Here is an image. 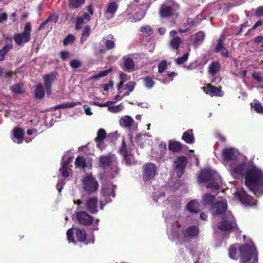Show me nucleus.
<instances>
[{
  "instance_id": "obj_2",
  "label": "nucleus",
  "mask_w": 263,
  "mask_h": 263,
  "mask_svg": "<svg viewBox=\"0 0 263 263\" xmlns=\"http://www.w3.org/2000/svg\"><path fill=\"white\" fill-rule=\"evenodd\" d=\"M239 251L242 263L249 262L253 257H254L253 261H256V250L254 246L248 244L241 245L239 246ZM256 259H257V258Z\"/></svg>"
},
{
  "instance_id": "obj_35",
  "label": "nucleus",
  "mask_w": 263,
  "mask_h": 263,
  "mask_svg": "<svg viewBox=\"0 0 263 263\" xmlns=\"http://www.w3.org/2000/svg\"><path fill=\"white\" fill-rule=\"evenodd\" d=\"M204 33L202 31L198 32L195 35L194 44L196 46L200 45L204 40Z\"/></svg>"
},
{
  "instance_id": "obj_59",
  "label": "nucleus",
  "mask_w": 263,
  "mask_h": 263,
  "mask_svg": "<svg viewBox=\"0 0 263 263\" xmlns=\"http://www.w3.org/2000/svg\"><path fill=\"white\" fill-rule=\"evenodd\" d=\"M10 89L14 93H22L23 92L22 87L18 84L11 86Z\"/></svg>"
},
{
  "instance_id": "obj_9",
  "label": "nucleus",
  "mask_w": 263,
  "mask_h": 263,
  "mask_svg": "<svg viewBox=\"0 0 263 263\" xmlns=\"http://www.w3.org/2000/svg\"><path fill=\"white\" fill-rule=\"evenodd\" d=\"M73 219L78 223L85 226H90L93 221V218L85 211L74 212Z\"/></svg>"
},
{
  "instance_id": "obj_27",
  "label": "nucleus",
  "mask_w": 263,
  "mask_h": 263,
  "mask_svg": "<svg viewBox=\"0 0 263 263\" xmlns=\"http://www.w3.org/2000/svg\"><path fill=\"white\" fill-rule=\"evenodd\" d=\"M224 40V37L223 36H221L219 38L216 48L215 49V51L216 52L219 53L222 56L228 57V52L222 45V42Z\"/></svg>"
},
{
  "instance_id": "obj_29",
  "label": "nucleus",
  "mask_w": 263,
  "mask_h": 263,
  "mask_svg": "<svg viewBox=\"0 0 263 263\" xmlns=\"http://www.w3.org/2000/svg\"><path fill=\"white\" fill-rule=\"evenodd\" d=\"M199 233V228L196 226L189 227L184 233L185 237H193L196 236Z\"/></svg>"
},
{
  "instance_id": "obj_10",
  "label": "nucleus",
  "mask_w": 263,
  "mask_h": 263,
  "mask_svg": "<svg viewBox=\"0 0 263 263\" xmlns=\"http://www.w3.org/2000/svg\"><path fill=\"white\" fill-rule=\"evenodd\" d=\"M175 164V170L177 176L180 178L184 173L187 164V159L184 156H179L174 161Z\"/></svg>"
},
{
  "instance_id": "obj_12",
  "label": "nucleus",
  "mask_w": 263,
  "mask_h": 263,
  "mask_svg": "<svg viewBox=\"0 0 263 263\" xmlns=\"http://www.w3.org/2000/svg\"><path fill=\"white\" fill-rule=\"evenodd\" d=\"M227 209L228 204L227 201H217L212 205L210 212L213 215H220L223 214Z\"/></svg>"
},
{
  "instance_id": "obj_25",
  "label": "nucleus",
  "mask_w": 263,
  "mask_h": 263,
  "mask_svg": "<svg viewBox=\"0 0 263 263\" xmlns=\"http://www.w3.org/2000/svg\"><path fill=\"white\" fill-rule=\"evenodd\" d=\"M168 148L173 153H178L182 149L183 146L180 142L170 140L168 141Z\"/></svg>"
},
{
  "instance_id": "obj_17",
  "label": "nucleus",
  "mask_w": 263,
  "mask_h": 263,
  "mask_svg": "<svg viewBox=\"0 0 263 263\" xmlns=\"http://www.w3.org/2000/svg\"><path fill=\"white\" fill-rule=\"evenodd\" d=\"M116 41V39L112 34H109L102 38L101 43L104 44L106 49L111 50L115 48Z\"/></svg>"
},
{
  "instance_id": "obj_62",
  "label": "nucleus",
  "mask_w": 263,
  "mask_h": 263,
  "mask_svg": "<svg viewBox=\"0 0 263 263\" xmlns=\"http://www.w3.org/2000/svg\"><path fill=\"white\" fill-rule=\"evenodd\" d=\"M206 187L207 189L218 190L220 189V185L215 181H212L206 185Z\"/></svg>"
},
{
  "instance_id": "obj_8",
  "label": "nucleus",
  "mask_w": 263,
  "mask_h": 263,
  "mask_svg": "<svg viewBox=\"0 0 263 263\" xmlns=\"http://www.w3.org/2000/svg\"><path fill=\"white\" fill-rule=\"evenodd\" d=\"M131 148L127 145L124 138L122 139V145L119 149L120 154L123 156L124 160L127 165L134 164L135 159L133 154L132 153Z\"/></svg>"
},
{
  "instance_id": "obj_51",
  "label": "nucleus",
  "mask_w": 263,
  "mask_h": 263,
  "mask_svg": "<svg viewBox=\"0 0 263 263\" xmlns=\"http://www.w3.org/2000/svg\"><path fill=\"white\" fill-rule=\"evenodd\" d=\"M136 83L133 81L128 82L125 86L123 85L124 90H127L129 91H133L136 86Z\"/></svg>"
},
{
  "instance_id": "obj_64",
  "label": "nucleus",
  "mask_w": 263,
  "mask_h": 263,
  "mask_svg": "<svg viewBox=\"0 0 263 263\" xmlns=\"http://www.w3.org/2000/svg\"><path fill=\"white\" fill-rule=\"evenodd\" d=\"M252 76V77L258 82H261L263 81V78L261 77L260 73L254 72Z\"/></svg>"
},
{
  "instance_id": "obj_58",
  "label": "nucleus",
  "mask_w": 263,
  "mask_h": 263,
  "mask_svg": "<svg viewBox=\"0 0 263 263\" xmlns=\"http://www.w3.org/2000/svg\"><path fill=\"white\" fill-rule=\"evenodd\" d=\"M140 31L141 32L147 35H151L153 33V30L150 26H146L144 27H142L140 28Z\"/></svg>"
},
{
  "instance_id": "obj_5",
  "label": "nucleus",
  "mask_w": 263,
  "mask_h": 263,
  "mask_svg": "<svg viewBox=\"0 0 263 263\" xmlns=\"http://www.w3.org/2000/svg\"><path fill=\"white\" fill-rule=\"evenodd\" d=\"M178 8V4L173 0H167L161 6L160 14L162 17H167L171 16L176 13Z\"/></svg>"
},
{
  "instance_id": "obj_55",
  "label": "nucleus",
  "mask_w": 263,
  "mask_h": 263,
  "mask_svg": "<svg viewBox=\"0 0 263 263\" xmlns=\"http://www.w3.org/2000/svg\"><path fill=\"white\" fill-rule=\"evenodd\" d=\"M108 107V110L112 113H116L119 111L121 110L123 106L122 105H115V106H110L109 105Z\"/></svg>"
},
{
  "instance_id": "obj_20",
  "label": "nucleus",
  "mask_w": 263,
  "mask_h": 263,
  "mask_svg": "<svg viewBox=\"0 0 263 263\" xmlns=\"http://www.w3.org/2000/svg\"><path fill=\"white\" fill-rule=\"evenodd\" d=\"M5 39L7 43H5L4 47L0 50L1 61H3L4 60L6 54H7V53L13 48L11 39L7 36L5 37Z\"/></svg>"
},
{
  "instance_id": "obj_7",
  "label": "nucleus",
  "mask_w": 263,
  "mask_h": 263,
  "mask_svg": "<svg viewBox=\"0 0 263 263\" xmlns=\"http://www.w3.org/2000/svg\"><path fill=\"white\" fill-rule=\"evenodd\" d=\"M217 225V229L221 231H230L238 228L236 220L232 216L223 217Z\"/></svg>"
},
{
  "instance_id": "obj_26",
  "label": "nucleus",
  "mask_w": 263,
  "mask_h": 263,
  "mask_svg": "<svg viewBox=\"0 0 263 263\" xmlns=\"http://www.w3.org/2000/svg\"><path fill=\"white\" fill-rule=\"evenodd\" d=\"M181 139L187 144H192L195 142V138L193 129H189L183 133Z\"/></svg>"
},
{
  "instance_id": "obj_42",
  "label": "nucleus",
  "mask_w": 263,
  "mask_h": 263,
  "mask_svg": "<svg viewBox=\"0 0 263 263\" xmlns=\"http://www.w3.org/2000/svg\"><path fill=\"white\" fill-rule=\"evenodd\" d=\"M196 203L197 202L195 200L190 201L186 205L187 210L191 212L197 213L198 211L196 209L197 208Z\"/></svg>"
},
{
  "instance_id": "obj_6",
  "label": "nucleus",
  "mask_w": 263,
  "mask_h": 263,
  "mask_svg": "<svg viewBox=\"0 0 263 263\" xmlns=\"http://www.w3.org/2000/svg\"><path fill=\"white\" fill-rule=\"evenodd\" d=\"M157 168L155 164L148 162L142 166V179L144 182H148L153 179L156 175Z\"/></svg>"
},
{
  "instance_id": "obj_61",
  "label": "nucleus",
  "mask_w": 263,
  "mask_h": 263,
  "mask_svg": "<svg viewBox=\"0 0 263 263\" xmlns=\"http://www.w3.org/2000/svg\"><path fill=\"white\" fill-rule=\"evenodd\" d=\"M74 41V36L72 34H69L65 39L63 43L65 46H66L69 44L72 43Z\"/></svg>"
},
{
  "instance_id": "obj_40",
  "label": "nucleus",
  "mask_w": 263,
  "mask_h": 263,
  "mask_svg": "<svg viewBox=\"0 0 263 263\" xmlns=\"http://www.w3.org/2000/svg\"><path fill=\"white\" fill-rule=\"evenodd\" d=\"M80 102H70V103H63L62 104H60L58 105H57L54 106L53 109L54 110L58 109L59 108H68V107H73L74 106L78 105L80 104Z\"/></svg>"
},
{
  "instance_id": "obj_54",
  "label": "nucleus",
  "mask_w": 263,
  "mask_h": 263,
  "mask_svg": "<svg viewBox=\"0 0 263 263\" xmlns=\"http://www.w3.org/2000/svg\"><path fill=\"white\" fill-rule=\"evenodd\" d=\"M90 27L89 26H87L84 28L82 36L81 38V41H85L87 37L90 35Z\"/></svg>"
},
{
  "instance_id": "obj_56",
  "label": "nucleus",
  "mask_w": 263,
  "mask_h": 263,
  "mask_svg": "<svg viewBox=\"0 0 263 263\" xmlns=\"http://www.w3.org/2000/svg\"><path fill=\"white\" fill-rule=\"evenodd\" d=\"M198 62V60L196 59L194 62L190 63L189 65H184V67L189 70L197 69Z\"/></svg>"
},
{
  "instance_id": "obj_30",
  "label": "nucleus",
  "mask_w": 263,
  "mask_h": 263,
  "mask_svg": "<svg viewBox=\"0 0 263 263\" xmlns=\"http://www.w3.org/2000/svg\"><path fill=\"white\" fill-rule=\"evenodd\" d=\"M119 79L120 80V83L118 84L117 86V89L118 92H119L120 93H122L124 90L123 89V84L125 82L128 80L130 78L128 77V76L123 72H121L119 74Z\"/></svg>"
},
{
  "instance_id": "obj_37",
  "label": "nucleus",
  "mask_w": 263,
  "mask_h": 263,
  "mask_svg": "<svg viewBox=\"0 0 263 263\" xmlns=\"http://www.w3.org/2000/svg\"><path fill=\"white\" fill-rule=\"evenodd\" d=\"M45 95V91L43 85L39 84L36 85L35 90V96L36 98L42 99Z\"/></svg>"
},
{
  "instance_id": "obj_18",
  "label": "nucleus",
  "mask_w": 263,
  "mask_h": 263,
  "mask_svg": "<svg viewBox=\"0 0 263 263\" xmlns=\"http://www.w3.org/2000/svg\"><path fill=\"white\" fill-rule=\"evenodd\" d=\"M200 182H206L213 181L214 177L213 174L208 170H203L200 171L198 176Z\"/></svg>"
},
{
  "instance_id": "obj_33",
  "label": "nucleus",
  "mask_w": 263,
  "mask_h": 263,
  "mask_svg": "<svg viewBox=\"0 0 263 263\" xmlns=\"http://www.w3.org/2000/svg\"><path fill=\"white\" fill-rule=\"evenodd\" d=\"M134 120L130 116H122L120 120V124L123 127H130L133 123Z\"/></svg>"
},
{
  "instance_id": "obj_23",
  "label": "nucleus",
  "mask_w": 263,
  "mask_h": 263,
  "mask_svg": "<svg viewBox=\"0 0 263 263\" xmlns=\"http://www.w3.org/2000/svg\"><path fill=\"white\" fill-rule=\"evenodd\" d=\"M74 234L78 241L80 242H84L85 244L88 243V242H86L87 234L84 229H75Z\"/></svg>"
},
{
  "instance_id": "obj_39",
  "label": "nucleus",
  "mask_w": 263,
  "mask_h": 263,
  "mask_svg": "<svg viewBox=\"0 0 263 263\" xmlns=\"http://www.w3.org/2000/svg\"><path fill=\"white\" fill-rule=\"evenodd\" d=\"M220 68V66L219 63L217 62H214L210 66L209 71L212 75H214L219 71Z\"/></svg>"
},
{
  "instance_id": "obj_16",
  "label": "nucleus",
  "mask_w": 263,
  "mask_h": 263,
  "mask_svg": "<svg viewBox=\"0 0 263 263\" xmlns=\"http://www.w3.org/2000/svg\"><path fill=\"white\" fill-rule=\"evenodd\" d=\"M114 156L112 155H101L99 157V166L103 169H107L114 161Z\"/></svg>"
},
{
  "instance_id": "obj_19",
  "label": "nucleus",
  "mask_w": 263,
  "mask_h": 263,
  "mask_svg": "<svg viewBox=\"0 0 263 263\" xmlns=\"http://www.w3.org/2000/svg\"><path fill=\"white\" fill-rule=\"evenodd\" d=\"M177 32L175 30H172L170 35L172 39L170 41V45L173 49L178 50L182 42L181 39L176 36Z\"/></svg>"
},
{
  "instance_id": "obj_47",
  "label": "nucleus",
  "mask_w": 263,
  "mask_h": 263,
  "mask_svg": "<svg viewBox=\"0 0 263 263\" xmlns=\"http://www.w3.org/2000/svg\"><path fill=\"white\" fill-rule=\"evenodd\" d=\"M67 239L69 242H76V240L73 236L74 234V229L73 228L69 229L66 233Z\"/></svg>"
},
{
  "instance_id": "obj_45",
  "label": "nucleus",
  "mask_w": 263,
  "mask_h": 263,
  "mask_svg": "<svg viewBox=\"0 0 263 263\" xmlns=\"http://www.w3.org/2000/svg\"><path fill=\"white\" fill-rule=\"evenodd\" d=\"M69 6L72 8H77L84 3L85 0H68Z\"/></svg>"
},
{
  "instance_id": "obj_53",
  "label": "nucleus",
  "mask_w": 263,
  "mask_h": 263,
  "mask_svg": "<svg viewBox=\"0 0 263 263\" xmlns=\"http://www.w3.org/2000/svg\"><path fill=\"white\" fill-rule=\"evenodd\" d=\"M118 164L117 161L114 159L109 166L110 170L115 174H118L119 172V168Z\"/></svg>"
},
{
  "instance_id": "obj_41",
  "label": "nucleus",
  "mask_w": 263,
  "mask_h": 263,
  "mask_svg": "<svg viewBox=\"0 0 263 263\" xmlns=\"http://www.w3.org/2000/svg\"><path fill=\"white\" fill-rule=\"evenodd\" d=\"M194 25L193 21L192 18H189L186 20V24L184 25V27H181L179 29L181 33H184L187 32Z\"/></svg>"
},
{
  "instance_id": "obj_44",
  "label": "nucleus",
  "mask_w": 263,
  "mask_h": 263,
  "mask_svg": "<svg viewBox=\"0 0 263 263\" xmlns=\"http://www.w3.org/2000/svg\"><path fill=\"white\" fill-rule=\"evenodd\" d=\"M229 256L233 259H237L238 256L237 255V248L236 245L231 246L229 249Z\"/></svg>"
},
{
  "instance_id": "obj_31",
  "label": "nucleus",
  "mask_w": 263,
  "mask_h": 263,
  "mask_svg": "<svg viewBox=\"0 0 263 263\" xmlns=\"http://www.w3.org/2000/svg\"><path fill=\"white\" fill-rule=\"evenodd\" d=\"M245 169L246 165L244 163H240L233 168V174L236 177L243 175Z\"/></svg>"
},
{
  "instance_id": "obj_36",
  "label": "nucleus",
  "mask_w": 263,
  "mask_h": 263,
  "mask_svg": "<svg viewBox=\"0 0 263 263\" xmlns=\"http://www.w3.org/2000/svg\"><path fill=\"white\" fill-rule=\"evenodd\" d=\"M75 165L77 167L85 168L87 164L84 157L78 156L75 161Z\"/></svg>"
},
{
  "instance_id": "obj_49",
  "label": "nucleus",
  "mask_w": 263,
  "mask_h": 263,
  "mask_svg": "<svg viewBox=\"0 0 263 263\" xmlns=\"http://www.w3.org/2000/svg\"><path fill=\"white\" fill-rule=\"evenodd\" d=\"M111 70H112V69L110 68V69L106 70L101 71V72H99L97 74L91 77V79H98L100 78H102V77L106 76L111 71Z\"/></svg>"
},
{
  "instance_id": "obj_14",
  "label": "nucleus",
  "mask_w": 263,
  "mask_h": 263,
  "mask_svg": "<svg viewBox=\"0 0 263 263\" xmlns=\"http://www.w3.org/2000/svg\"><path fill=\"white\" fill-rule=\"evenodd\" d=\"M98 199L97 197L88 198L85 202V209L91 214H95L98 212Z\"/></svg>"
},
{
  "instance_id": "obj_46",
  "label": "nucleus",
  "mask_w": 263,
  "mask_h": 263,
  "mask_svg": "<svg viewBox=\"0 0 263 263\" xmlns=\"http://www.w3.org/2000/svg\"><path fill=\"white\" fill-rule=\"evenodd\" d=\"M106 137V133L104 129L100 128L97 132V137L96 141L104 140Z\"/></svg>"
},
{
  "instance_id": "obj_50",
  "label": "nucleus",
  "mask_w": 263,
  "mask_h": 263,
  "mask_svg": "<svg viewBox=\"0 0 263 263\" xmlns=\"http://www.w3.org/2000/svg\"><path fill=\"white\" fill-rule=\"evenodd\" d=\"M102 193L104 196H106L107 197L110 196L115 197L116 195V194L113 189H104L102 190Z\"/></svg>"
},
{
  "instance_id": "obj_13",
  "label": "nucleus",
  "mask_w": 263,
  "mask_h": 263,
  "mask_svg": "<svg viewBox=\"0 0 263 263\" xmlns=\"http://www.w3.org/2000/svg\"><path fill=\"white\" fill-rule=\"evenodd\" d=\"M119 5L115 1H110L106 7L104 12V15L107 20L113 18L118 10Z\"/></svg>"
},
{
  "instance_id": "obj_22",
  "label": "nucleus",
  "mask_w": 263,
  "mask_h": 263,
  "mask_svg": "<svg viewBox=\"0 0 263 263\" xmlns=\"http://www.w3.org/2000/svg\"><path fill=\"white\" fill-rule=\"evenodd\" d=\"M55 79V75L52 73L44 77V80L47 95H50L51 93V87Z\"/></svg>"
},
{
  "instance_id": "obj_63",
  "label": "nucleus",
  "mask_w": 263,
  "mask_h": 263,
  "mask_svg": "<svg viewBox=\"0 0 263 263\" xmlns=\"http://www.w3.org/2000/svg\"><path fill=\"white\" fill-rule=\"evenodd\" d=\"M81 62L78 60H73L70 63V66L73 68H79L81 66Z\"/></svg>"
},
{
  "instance_id": "obj_3",
  "label": "nucleus",
  "mask_w": 263,
  "mask_h": 263,
  "mask_svg": "<svg viewBox=\"0 0 263 263\" xmlns=\"http://www.w3.org/2000/svg\"><path fill=\"white\" fill-rule=\"evenodd\" d=\"M84 191L89 194L97 192L99 188V183L92 174H88L82 180Z\"/></svg>"
},
{
  "instance_id": "obj_60",
  "label": "nucleus",
  "mask_w": 263,
  "mask_h": 263,
  "mask_svg": "<svg viewBox=\"0 0 263 263\" xmlns=\"http://www.w3.org/2000/svg\"><path fill=\"white\" fill-rule=\"evenodd\" d=\"M167 67L166 60H162L158 65V71L160 73L163 72Z\"/></svg>"
},
{
  "instance_id": "obj_1",
  "label": "nucleus",
  "mask_w": 263,
  "mask_h": 263,
  "mask_svg": "<svg viewBox=\"0 0 263 263\" xmlns=\"http://www.w3.org/2000/svg\"><path fill=\"white\" fill-rule=\"evenodd\" d=\"M245 184L256 196L263 194V173L256 167H252L245 174Z\"/></svg>"
},
{
  "instance_id": "obj_15",
  "label": "nucleus",
  "mask_w": 263,
  "mask_h": 263,
  "mask_svg": "<svg viewBox=\"0 0 263 263\" xmlns=\"http://www.w3.org/2000/svg\"><path fill=\"white\" fill-rule=\"evenodd\" d=\"M202 89L205 93L212 97H222L224 95V92L220 88L213 86L211 84L202 87Z\"/></svg>"
},
{
  "instance_id": "obj_34",
  "label": "nucleus",
  "mask_w": 263,
  "mask_h": 263,
  "mask_svg": "<svg viewBox=\"0 0 263 263\" xmlns=\"http://www.w3.org/2000/svg\"><path fill=\"white\" fill-rule=\"evenodd\" d=\"M58 20V16L57 14H51L50 16H49L47 18V20L43 22L41 25L40 26H39V30H42L43 29L45 26H46V25L49 23V22H54V23H56L57 22Z\"/></svg>"
},
{
  "instance_id": "obj_52",
  "label": "nucleus",
  "mask_w": 263,
  "mask_h": 263,
  "mask_svg": "<svg viewBox=\"0 0 263 263\" xmlns=\"http://www.w3.org/2000/svg\"><path fill=\"white\" fill-rule=\"evenodd\" d=\"M189 53H186L184 54L182 57L175 59V61L176 63L178 65L183 64L189 58Z\"/></svg>"
},
{
  "instance_id": "obj_28",
  "label": "nucleus",
  "mask_w": 263,
  "mask_h": 263,
  "mask_svg": "<svg viewBox=\"0 0 263 263\" xmlns=\"http://www.w3.org/2000/svg\"><path fill=\"white\" fill-rule=\"evenodd\" d=\"M123 65L125 69L128 72L132 71L135 69V65L133 59L129 57L123 58Z\"/></svg>"
},
{
  "instance_id": "obj_11",
  "label": "nucleus",
  "mask_w": 263,
  "mask_h": 263,
  "mask_svg": "<svg viewBox=\"0 0 263 263\" xmlns=\"http://www.w3.org/2000/svg\"><path fill=\"white\" fill-rule=\"evenodd\" d=\"M236 194L237 195L241 203L245 206H252L256 205L257 200L252 196H249L246 191L242 190L239 192H237Z\"/></svg>"
},
{
  "instance_id": "obj_38",
  "label": "nucleus",
  "mask_w": 263,
  "mask_h": 263,
  "mask_svg": "<svg viewBox=\"0 0 263 263\" xmlns=\"http://www.w3.org/2000/svg\"><path fill=\"white\" fill-rule=\"evenodd\" d=\"M252 107L254 110L258 114L263 113V107L260 103L256 100H254L253 102L251 104Z\"/></svg>"
},
{
  "instance_id": "obj_4",
  "label": "nucleus",
  "mask_w": 263,
  "mask_h": 263,
  "mask_svg": "<svg viewBox=\"0 0 263 263\" xmlns=\"http://www.w3.org/2000/svg\"><path fill=\"white\" fill-rule=\"evenodd\" d=\"M31 29V25L28 22L25 24L23 32L13 35V39L17 46H23L30 41Z\"/></svg>"
},
{
  "instance_id": "obj_24",
  "label": "nucleus",
  "mask_w": 263,
  "mask_h": 263,
  "mask_svg": "<svg viewBox=\"0 0 263 263\" xmlns=\"http://www.w3.org/2000/svg\"><path fill=\"white\" fill-rule=\"evenodd\" d=\"M25 135V130L20 127H15L13 129V138L17 140V143L21 144L23 143L24 136Z\"/></svg>"
},
{
  "instance_id": "obj_32",
  "label": "nucleus",
  "mask_w": 263,
  "mask_h": 263,
  "mask_svg": "<svg viewBox=\"0 0 263 263\" xmlns=\"http://www.w3.org/2000/svg\"><path fill=\"white\" fill-rule=\"evenodd\" d=\"M215 198L214 195L209 193L205 194L202 196V203L205 206L211 205L214 202Z\"/></svg>"
},
{
  "instance_id": "obj_21",
  "label": "nucleus",
  "mask_w": 263,
  "mask_h": 263,
  "mask_svg": "<svg viewBox=\"0 0 263 263\" xmlns=\"http://www.w3.org/2000/svg\"><path fill=\"white\" fill-rule=\"evenodd\" d=\"M222 155L224 161L229 162L237 158L235 151L233 148H226L222 150Z\"/></svg>"
},
{
  "instance_id": "obj_48",
  "label": "nucleus",
  "mask_w": 263,
  "mask_h": 263,
  "mask_svg": "<svg viewBox=\"0 0 263 263\" xmlns=\"http://www.w3.org/2000/svg\"><path fill=\"white\" fill-rule=\"evenodd\" d=\"M143 80H144V85H145V87L148 88H151L154 85L155 82L153 80V79L150 77H145L143 79Z\"/></svg>"
},
{
  "instance_id": "obj_57",
  "label": "nucleus",
  "mask_w": 263,
  "mask_h": 263,
  "mask_svg": "<svg viewBox=\"0 0 263 263\" xmlns=\"http://www.w3.org/2000/svg\"><path fill=\"white\" fill-rule=\"evenodd\" d=\"M68 170V166H66V164H62V167L60 169V172H61L62 175L65 178H67L69 176Z\"/></svg>"
},
{
  "instance_id": "obj_43",
  "label": "nucleus",
  "mask_w": 263,
  "mask_h": 263,
  "mask_svg": "<svg viewBox=\"0 0 263 263\" xmlns=\"http://www.w3.org/2000/svg\"><path fill=\"white\" fill-rule=\"evenodd\" d=\"M105 49L104 44L100 42L99 45L95 46V53L96 55L103 54L105 52Z\"/></svg>"
}]
</instances>
